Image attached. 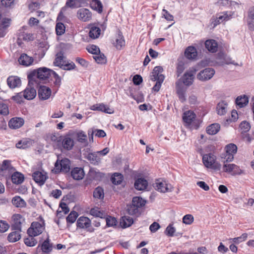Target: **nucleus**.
Returning <instances> with one entry per match:
<instances>
[{
	"instance_id": "obj_1",
	"label": "nucleus",
	"mask_w": 254,
	"mask_h": 254,
	"mask_svg": "<svg viewBox=\"0 0 254 254\" xmlns=\"http://www.w3.org/2000/svg\"><path fill=\"white\" fill-rule=\"evenodd\" d=\"M52 72L53 70L45 67L34 70L28 75L29 82L33 84L35 82L37 84L39 80H46L52 76Z\"/></svg>"
},
{
	"instance_id": "obj_2",
	"label": "nucleus",
	"mask_w": 254,
	"mask_h": 254,
	"mask_svg": "<svg viewBox=\"0 0 254 254\" xmlns=\"http://www.w3.org/2000/svg\"><path fill=\"white\" fill-rule=\"evenodd\" d=\"M226 160L224 162L222 167V172L231 176L241 175L245 174L244 170H242L239 166L233 164L229 163Z\"/></svg>"
},
{
	"instance_id": "obj_3",
	"label": "nucleus",
	"mask_w": 254,
	"mask_h": 254,
	"mask_svg": "<svg viewBox=\"0 0 254 254\" xmlns=\"http://www.w3.org/2000/svg\"><path fill=\"white\" fill-rule=\"evenodd\" d=\"M216 157L213 153L204 154L202 156V162L204 166L207 168L214 170H219L220 164L216 162Z\"/></svg>"
},
{
	"instance_id": "obj_4",
	"label": "nucleus",
	"mask_w": 254,
	"mask_h": 254,
	"mask_svg": "<svg viewBox=\"0 0 254 254\" xmlns=\"http://www.w3.org/2000/svg\"><path fill=\"white\" fill-rule=\"evenodd\" d=\"M55 172L67 173L70 169V161L68 159L64 158L59 161L57 160L55 164Z\"/></svg>"
},
{
	"instance_id": "obj_5",
	"label": "nucleus",
	"mask_w": 254,
	"mask_h": 254,
	"mask_svg": "<svg viewBox=\"0 0 254 254\" xmlns=\"http://www.w3.org/2000/svg\"><path fill=\"white\" fill-rule=\"evenodd\" d=\"M153 187L156 190L163 193L171 192L173 190V187L171 184L162 180H157L153 184Z\"/></svg>"
},
{
	"instance_id": "obj_6",
	"label": "nucleus",
	"mask_w": 254,
	"mask_h": 254,
	"mask_svg": "<svg viewBox=\"0 0 254 254\" xmlns=\"http://www.w3.org/2000/svg\"><path fill=\"white\" fill-rule=\"evenodd\" d=\"M45 229L43 224L38 222L32 223L30 227L27 230L29 236H37L41 234Z\"/></svg>"
},
{
	"instance_id": "obj_7",
	"label": "nucleus",
	"mask_w": 254,
	"mask_h": 254,
	"mask_svg": "<svg viewBox=\"0 0 254 254\" xmlns=\"http://www.w3.org/2000/svg\"><path fill=\"white\" fill-rule=\"evenodd\" d=\"M76 226L77 227L85 229L89 232L94 231V229L91 225V220L87 217H80L77 220Z\"/></svg>"
},
{
	"instance_id": "obj_8",
	"label": "nucleus",
	"mask_w": 254,
	"mask_h": 254,
	"mask_svg": "<svg viewBox=\"0 0 254 254\" xmlns=\"http://www.w3.org/2000/svg\"><path fill=\"white\" fill-rule=\"evenodd\" d=\"M11 229L12 230L22 231V224L24 222V218L19 214H14L12 216Z\"/></svg>"
},
{
	"instance_id": "obj_9",
	"label": "nucleus",
	"mask_w": 254,
	"mask_h": 254,
	"mask_svg": "<svg viewBox=\"0 0 254 254\" xmlns=\"http://www.w3.org/2000/svg\"><path fill=\"white\" fill-rule=\"evenodd\" d=\"M226 153L224 159L226 162H231L234 159V156L237 153V146L233 143L227 145L225 147Z\"/></svg>"
},
{
	"instance_id": "obj_10",
	"label": "nucleus",
	"mask_w": 254,
	"mask_h": 254,
	"mask_svg": "<svg viewBox=\"0 0 254 254\" xmlns=\"http://www.w3.org/2000/svg\"><path fill=\"white\" fill-rule=\"evenodd\" d=\"M234 14L232 11H226L217 14L216 19L212 22L213 26H216L223 21H226L230 19Z\"/></svg>"
},
{
	"instance_id": "obj_11",
	"label": "nucleus",
	"mask_w": 254,
	"mask_h": 254,
	"mask_svg": "<svg viewBox=\"0 0 254 254\" xmlns=\"http://www.w3.org/2000/svg\"><path fill=\"white\" fill-rule=\"evenodd\" d=\"M59 141L61 142V147L65 150H70L72 149L74 141L73 138L69 135L61 137Z\"/></svg>"
},
{
	"instance_id": "obj_12",
	"label": "nucleus",
	"mask_w": 254,
	"mask_h": 254,
	"mask_svg": "<svg viewBox=\"0 0 254 254\" xmlns=\"http://www.w3.org/2000/svg\"><path fill=\"white\" fill-rule=\"evenodd\" d=\"M76 16L80 20L87 22L91 19L92 13L88 9L82 8L77 10Z\"/></svg>"
},
{
	"instance_id": "obj_13",
	"label": "nucleus",
	"mask_w": 254,
	"mask_h": 254,
	"mask_svg": "<svg viewBox=\"0 0 254 254\" xmlns=\"http://www.w3.org/2000/svg\"><path fill=\"white\" fill-rule=\"evenodd\" d=\"M215 73V71L211 68H207L201 70L197 74V78L201 81L207 80L211 79Z\"/></svg>"
},
{
	"instance_id": "obj_14",
	"label": "nucleus",
	"mask_w": 254,
	"mask_h": 254,
	"mask_svg": "<svg viewBox=\"0 0 254 254\" xmlns=\"http://www.w3.org/2000/svg\"><path fill=\"white\" fill-rule=\"evenodd\" d=\"M32 177L35 182L40 186L43 185L48 178L47 173L44 171H36L33 173Z\"/></svg>"
},
{
	"instance_id": "obj_15",
	"label": "nucleus",
	"mask_w": 254,
	"mask_h": 254,
	"mask_svg": "<svg viewBox=\"0 0 254 254\" xmlns=\"http://www.w3.org/2000/svg\"><path fill=\"white\" fill-rule=\"evenodd\" d=\"M24 123L23 118L19 117H14L11 119L8 122V126L11 129H18L21 127Z\"/></svg>"
},
{
	"instance_id": "obj_16",
	"label": "nucleus",
	"mask_w": 254,
	"mask_h": 254,
	"mask_svg": "<svg viewBox=\"0 0 254 254\" xmlns=\"http://www.w3.org/2000/svg\"><path fill=\"white\" fill-rule=\"evenodd\" d=\"M90 109L93 111H99L105 113L111 114L114 113V110L103 103L96 104L90 107Z\"/></svg>"
},
{
	"instance_id": "obj_17",
	"label": "nucleus",
	"mask_w": 254,
	"mask_h": 254,
	"mask_svg": "<svg viewBox=\"0 0 254 254\" xmlns=\"http://www.w3.org/2000/svg\"><path fill=\"white\" fill-rule=\"evenodd\" d=\"M51 89L46 86H41L38 90V96L42 100L48 99L51 95Z\"/></svg>"
},
{
	"instance_id": "obj_18",
	"label": "nucleus",
	"mask_w": 254,
	"mask_h": 254,
	"mask_svg": "<svg viewBox=\"0 0 254 254\" xmlns=\"http://www.w3.org/2000/svg\"><path fill=\"white\" fill-rule=\"evenodd\" d=\"M10 24V19L3 18L0 23V37H3L8 32V28Z\"/></svg>"
},
{
	"instance_id": "obj_19",
	"label": "nucleus",
	"mask_w": 254,
	"mask_h": 254,
	"mask_svg": "<svg viewBox=\"0 0 254 254\" xmlns=\"http://www.w3.org/2000/svg\"><path fill=\"white\" fill-rule=\"evenodd\" d=\"M7 83L10 88L19 87L21 84L20 78L16 76H10L7 79Z\"/></svg>"
},
{
	"instance_id": "obj_20",
	"label": "nucleus",
	"mask_w": 254,
	"mask_h": 254,
	"mask_svg": "<svg viewBox=\"0 0 254 254\" xmlns=\"http://www.w3.org/2000/svg\"><path fill=\"white\" fill-rule=\"evenodd\" d=\"M163 70V69L162 66H155L151 73L150 79L153 81H155L156 80H158L159 78L162 76L163 80H164L165 77L162 74H161Z\"/></svg>"
},
{
	"instance_id": "obj_21",
	"label": "nucleus",
	"mask_w": 254,
	"mask_h": 254,
	"mask_svg": "<svg viewBox=\"0 0 254 254\" xmlns=\"http://www.w3.org/2000/svg\"><path fill=\"white\" fill-rule=\"evenodd\" d=\"M19 63L25 66H29L32 65L34 59L32 57L28 56L26 54L21 55L18 60Z\"/></svg>"
},
{
	"instance_id": "obj_22",
	"label": "nucleus",
	"mask_w": 254,
	"mask_h": 254,
	"mask_svg": "<svg viewBox=\"0 0 254 254\" xmlns=\"http://www.w3.org/2000/svg\"><path fill=\"white\" fill-rule=\"evenodd\" d=\"M185 56L189 60H194L197 56V52L193 46H189L185 51Z\"/></svg>"
},
{
	"instance_id": "obj_23",
	"label": "nucleus",
	"mask_w": 254,
	"mask_h": 254,
	"mask_svg": "<svg viewBox=\"0 0 254 254\" xmlns=\"http://www.w3.org/2000/svg\"><path fill=\"white\" fill-rule=\"evenodd\" d=\"M176 91L177 95L179 99L184 102L186 100V88L182 85V84L179 82L176 83Z\"/></svg>"
},
{
	"instance_id": "obj_24",
	"label": "nucleus",
	"mask_w": 254,
	"mask_h": 254,
	"mask_svg": "<svg viewBox=\"0 0 254 254\" xmlns=\"http://www.w3.org/2000/svg\"><path fill=\"white\" fill-rule=\"evenodd\" d=\"M23 97L27 100H32L36 97V91L34 87L28 86L23 92Z\"/></svg>"
},
{
	"instance_id": "obj_25",
	"label": "nucleus",
	"mask_w": 254,
	"mask_h": 254,
	"mask_svg": "<svg viewBox=\"0 0 254 254\" xmlns=\"http://www.w3.org/2000/svg\"><path fill=\"white\" fill-rule=\"evenodd\" d=\"M194 73L192 71L186 72L182 77L183 83L186 86H190L193 83Z\"/></svg>"
},
{
	"instance_id": "obj_26",
	"label": "nucleus",
	"mask_w": 254,
	"mask_h": 254,
	"mask_svg": "<svg viewBox=\"0 0 254 254\" xmlns=\"http://www.w3.org/2000/svg\"><path fill=\"white\" fill-rule=\"evenodd\" d=\"M33 143V140L30 138H23L16 144V147L17 148L25 149L32 146Z\"/></svg>"
},
{
	"instance_id": "obj_27",
	"label": "nucleus",
	"mask_w": 254,
	"mask_h": 254,
	"mask_svg": "<svg viewBox=\"0 0 254 254\" xmlns=\"http://www.w3.org/2000/svg\"><path fill=\"white\" fill-rule=\"evenodd\" d=\"M84 172L81 168H74L71 172V175L73 179L76 180H80L84 176Z\"/></svg>"
},
{
	"instance_id": "obj_28",
	"label": "nucleus",
	"mask_w": 254,
	"mask_h": 254,
	"mask_svg": "<svg viewBox=\"0 0 254 254\" xmlns=\"http://www.w3.org/2000/svg\"><path fill=\"white\" fill-rule=\"evenodd\" d=\"M205 48L211 53H215L218 49V44L213 39L207 40L205 42Z\"/></svg>"
},
{
	"instance_id": "obj_29",
	"label": "nucleus",
	"mask_w": 254,
	"mask_h": 254,
	"mask_svg": "<svg viewBox=\"0 0 254 254\" xmlns=\"http://www.w3.org/2000/svg\"><path fill=\"white\" fill-rule=\"evenodd\" d=\"M195 117L196 115L193 112L188 111L184 113L183 119L186 124L190 125L195 119Z\"/></svg>"
},
{
	"instance_id": "obj_30",
	"label": "nucleus",
	"mask_w": 254,
	"mask_h": 254,
	"mask_svg": "<svg viewBox=\"0 0 254 254\" xmlns=\"http://www.w3.org/2000/svg\"><path fill=\"white\" fill-rule=\"evenodd\" d=\"M87 159L93 165H98L101 161V158L97 152L88 153Z\"/></svg>"
},
{
	"instance_id": "obj_31",
	"label": "nucleus",
	"mask_w": 254,
	"mask_h": 254,
	"mask_svg": "<svg viewBox=\"0 0 254 254\" xmlns=\"http://www.w3.org/2000/svg\"><path fill=\"white\" fill-rule=\"evenodd\" d=\"M40 247L41 250L42 252L44 253H50L53 248V246L52 244L50 243V240L49 238H48L46 240H45L41 246H39L38 248Z\"/></svg>"
},
{
	"instance_id": "obj_32",
	"label": "nucleus",
	"mask_w": 254,
	"mask_h": 254,
	"mask_svg": "<svg viewBox=\"0 0 254 254\" xmlns=\"http://www.w3.org/2000/svg\"><path fill=\"white\" fill-rule=\"evenodd\" d=\"M148 186L147 181L144 178H139L137 179L134 183V187L136 190H144Z\"/></svg>"
},
{
	"instance_id": "obj_33",
	"label": "nucleus",
	"mask_w": 254,
	"mask_h": 254,
	"mask_svg": "<svg viewBox=\"0 0 254 254\" xmlns=\"http://www.w3.org/2000/svg\"><path fill=\"white\" fill-rule=\"evenodd\" d=\"M133 223V219L128 216H124L120 219V224L121 227L126 228L130 226Z\"/></svg>"
},
{
	"instance_id": "obj_34",
	"label": "nucleus",
	"mask_w": 254,
	"mask_h": 254,
	"mask_svg": "<svg viewBox=\"0 0 254 254\" xmlns=\"http://www.w3.org/2000/svg\"><path fill=\"white\" fill-rule=\"evenodd\" d=\"M249 103V98L245 95L238 96L236 99V103L240 108L246 106Z\"/></svg>"
},
{
	"instance_id": "obj_35",
	"label": "nucleus",
	"mask_w": 254,
	"mask_h": 254,
	"mask_svg": "<svg viewBox=\"0 0 254 254\" xmlns=\"http://www.w3.org/2000/svg\"><path fill=\"white\" fill-rule=\"evenodd\" d=\"M21 231L14 230L10 233L7 236V240L10 243H14L18 241L21 238L20 233Z\"/></svg>"
},
{
	"instance_id": "obj_36",
	"label": "nucleus",
	"mask_w": 254,
	"mask_h": 254,
	"mask_svg": "<svg viewBox=\"0 0 254 254\" xmlns=\"http://www.w3.org/2000/svg\"><path fill=\"white\" fill-rule=\"evenodd\" d=\"M65 57L64 55L63 52L61 51L56 55V59L54 62V64L55 66L61 67L63 63H65Z\"/></svg>"
},
{
	"instance_id": "obj_37",
	"label": "nucleus",
	"mask_w": 254,
	"mask_h": 254,
	"mask_svg": "<svg viewBox=\"0 0 254 254\" xmlns=\"http://www.w3.org/2000/svg\"><path fill=\"white\" fill-rule=\"evenodd\" d=\"M24 179V176L17 172L14 173L11 176L12 182L15 184H21L23 182Z\"/></svg>"
},
{
	"instance_id": "obj_38",
	"label": "nucleus",
	"mask_w": 254,
	"mask_h": 254,
	"mask_svg": "<svg viewBox=\"0 0 254 254\" xmlns=\"http://www.w3.org/2000/svg\"><path fill=\"white\" fill-rule=\"evenodd\" d=\"M114 45L118 50H121L125 46V41L122 34L119 33L117 36Z\"/></svg>"
},
{
	"instance_id": "obj_39",
	"label": "nucleus",
	"mask_w": 254,
	"mask_h": 254,
	"mask_svg": "<svg viewBox=\"0 0 254 254\" xmlns=\"http://www.w3.org/2000/svg\"><path fill=\"white\" fill-rule=\"evenodd\" d=\"M12 204L17 207H24L26 206V202L19 196H15L12 199Z\"/></svg>"
},
{
	"instance_id": "obj_40",
	"label": "nucleus",
	"mask_w": 254,
	"mask_h": 254,
	"mask_svg": "<svg viewBox=\"0 0 254 254\" xmlns=\"http://www.w3.org/2000/svg\"><path fill=\"white\" fill-rule=\"evenodd\" d=\"M100 33L101 29H100V28L96 26H92L90 28L89 33V35L90 38L95 39L99 37V36L100 35Z\"/></svg>"
},
{
	"instance_id": "obj_41",
	"label": "nucleus",
	"mask_w": 254,
	"mask_h": 254,
	"mask_svg": "<svg viewBox=\"0 0 254 254\" xmlns=\"http://www.w3.org/2000/svg\"><path fill=\"white\" fill-rule=\"evenodd\" d=\"M90 6L93 9L99 13H101L103 11L102 4L99 0H92L90 3Z\"/></svg>"
},
{
	"instance_id": "obj_42",
	"label": "nucleus",
	"mask_w": 254,
	"mask_h": 254,
	"mask_svg": "<svg viewBox=\"0 0 254 254\" xmlns=\"http://www.w3.org/2000/svg\"><path fill=\"white\" fill-rule=\"evenodd\" d=\"M220 126L218 124H213L209 126L206 128V132L210 135L216 134L220 129Z\"/></svg>"
},
{
	"instance_id": "obj_43",
	"label": "nucleus",
	"mask_w": 254,
	"mask_h": 254,
	"mask_svg": "<svg viewBox=\"0 0 254 254\" xmlns=\"http://www.w3.org/2000/svg\"><path fill=\"white\" fill-rule=\"evenodd\" d=\"M218 57H219V59L220 60L222 59L223 60L222 61L218 62V64L220 65H222L224 64H234V65H238L237 64H236L235 63V62L232 61L231 60V59L229 57H227L226 56L223 55H219L218 56Z\"/></svg>"
},
{
	"instance_id": "obj_44",
	"label": "nucleus",
	"mask_w": 254,
	"mask_h": 254,
	"mask_svg": "<svg viewBox=\"0 0 254 254\" xmlns=\"http://www.w3.org/2000/svg\"><path fill=\"white\" fill-rule=\"evenodd\" d=\"M227 104L224 101L219 103L217 106V113L219 115H223L227 112Z\"/></svg>"
},
{
	"instance_id": "obj_45",
	"label": "nucleus",
	"mask_w": 254,
	"mask_h": 254,
	"mask_svg": "<svg viewBox=\"0 0 254 254\" xmlns=\"http://www.w3.org/2000/svg\"><path fill=\"white\" fill-rule=\"evenodd\" d=\"M248 235L246 233H243L241 236L238 237L230 238L229 240L230 242H233L236 244H239L245 241L247 238Z\"/></svg>"
},
{
	"instance_id": "obj_46",
	"label": "nucleus",
	"mask_w": 254,
	"mask_h": 254,
	"mask_svg": "<svg viewBox=\"0 0 254 254\" xmlns=\"http://www.w3.org/2000/svg\"><path fill=\"white\" fill-rule=\"evenodd\" d=\"M93 58L95 62L99 64H104L106 63V57L105 55L100 52L93 56Z\"/></svg>"
},
{
	"instance_id": "obj_47",
	"label": "nucleus",
	"mask_w": 254,
	"mask_h": 254,
	"mask_svg": "<svg viewBox=\"0 0 254 254\" xmlns=\"http://www.w3.org/2000/svg\"><path fill=\"white\" fill-rule=\"evenodd\" d=\"M90 214L95 217L103 218L105 216V213L100 210L98 207L93 208L90 210Z\"/></svg>"
},
{
	"instance_id": "obj_48",
	"label": "nucleus",
	"mask_w": 254,
	"mask_h": 254,
	"mask_svg": "<svg viewBox=\"0 0 254 254\" xmlns=\"http://www.w3.org/2000/svg\"><path fill=\"white\" fill-rule=\"evenodd\" d=\"M145 200L141 197L136 196L132 198V204L138 208L144 206L145 204Z\"/></svg>"
},
{
	"instance_id": "obj_49",
	"label": "nucleus",
	"mask_w": 254,
	"mask_h": 254,
	"mask_svg": "<svg viewBox=\"0 0 254 254\" xmlns=\"http://www.w3.org/2000/svg\"><path fill=\"white\" fill-rule=\"evenodd\" d=\"M217 4L222 6H233L235 5H238V3L234 1H230L229 0H219Z\"/></svg>"
},
{
	"instance_id": "obj_50",
	"label": "nucleus",
	"mask_w": 254,
	"mask_h": 254,
	"mask_svg": "<svg viewBox=\"0 0 254 254\" xmlns=\"http://www.w3.org/2000/svg\"><path fill=\"white\" fill-rule=\"evenodd\" d=\"M93 196L95 198L103 199L104 197L103 189L100 187L96 188L93 191Z\"/></svg>"
},
{
	"instance_id": "obj_51",
	"label": "nucleus",
	"mask_w": 254,
	"mask_h": 254,
	"mask_svg": "<svg viewBox=\"0 0 254 254\" xmlns=\"http://www.w3.org/2000/svg\"><path fill=\"white\" fill-rule=\"evenodd\" d=\"M123 180V176L121 174L115 173L112 177V181L113 184L115 185L120 184Z\"/></svg>"
},
{
	"instance_id": "obj_52",
	"label": "nucleus",
	"mask_w": 254,
	"mask_h": 254,
	"mask_svg": "<svg viewBox=\"0 0 254 254\" xmlns=\"http://www.w3.org/2000/svg\"><path fill=\"white\" fill-rule=\"evenodd\" d=\"M35 236H29V237L24 239L25 244L29 247H33L36 245L37 242V240L34 238Z\"/></svg>"
},
{
	"instance_id": "obj_53",
	"label": "nucleus",
	"mask_w": 254,
	"mask_h": 254,
	"mask_svg": "<svg viewBox=\"0 0 254 254\" xmlns=\"http://www.w3.org/2000/svg\"><path fill=\"white\" fill-rule=\"evenodd\" d=\"M78 216V214L77 212L74 211H71L66 217V221L68 223H73Z\"/></svg>"
},
{
	"instance_id": "obj_54",
	"label": "nucleus",
	"mask_w": 254,
	"mask_h": 254,
	"mask_svg": "<svg viewBox=\"0 0 254 254\" xmlns=\"http://www.w3.org/2000/svg\"><path fill=\"white\" fill-rule=\"evenodd\" d=\"M65 27L64 24L61 22H58L56 24V32L58 35H62L65 32Z\"/></svg>"
},
{
	"instance_id": "obj_55",
	"label": "nucleus",
	"mask_w": 254,
	"mask_h": 254,
	"mask_svg": "<svg viewBox=\"0 0 254 254\" xmlns=\"http://www.w3.org/2000/svg\"><path fill=\"white\" fill-rule=\"evenodd\" d=\"M176 231V229L173 224H170L166 228L165 234L168 237H173Z\"/></svg>"
},
{
	"instance_id": "obj_56",
	"label": "nucleus",
	"mask_w": 254,
	"mask_h": 254,
	"mask_svg": "<svg viewBox=\"0 0 254 254\" xmlns=\"http://www.w3.org/2000/svg\"><path fill=\"white\" fill-rule=\"evenodd\" d=\"M77 139L79 142L86 143L87 142V136L83 131L77 133Z\"/></svg>"
},
{
	"instance_id": "obj_57",
	"label": "nucleus",
	"mask_w": 254,
	"mask_h": 254,
	"mask_svg": "<svg viewBox=\"0 0 254 254\" xmlns=\"http://www.w3.org/2000/svg\"><path fill=\"white\" fill-rule=\"evenodd\" d=\"M106 225L108 227H114L116 226L117 225V220L116 219L112 216H107L106 218Z\"/></svg>"
},
{
	"instance_id": "obj_58",
	"label": "nucleus",
	"mask_w": 254,
	"mask_h": 254,
	"mask_svg": "<svg viewBox=\"0 0 254 254\" xmlns=\"http://www.w3.org/2000/svg\"><path fill=\"white\" fill-rule=\"evenodd\" d=\"M240 128L242 133H245L249 131L251 128V126L249 123L246 121H243L240 125Z\"/></svg>"
},
{
	"instance_id": "obj_59",
	"label": "nucleus",
	"mask_w": 254,
	"mask_h": 254,
	"mask_svg": "<svg viewBox=\"0 0 254 254\" xmlns=\"http://www.w3.org/2000/svg\"><path fill=\"white\" fill-rule=\"evenodd\" d=\"M9 225L4 220H0V233H4L9 228Z\"/></svg>"
},
{
	"instance_id": "obj_60",
	"label": "nucleus",
	"mask_w": 254,
	"mask_h": 254,
	"mask_svg": "<svg viewBox=\"0 0 254 254\" xmlns=\"http://www.w3.org/2000/svg\"><path fill=\"white\" fill-rule=\"evenodd\" d=\"M194 220L193 216L191 214H187L183 218V222L186 225L191 224Z\"/></svg>"
},
{
	"instance_id": "obj_61",
	"label": "nucleus",
	"mask_w": 254,
	"mask_h": 254,
	"mask_svg": "<svg viewBox=\"0 0 254 254\" xmlns=\"http://www.w3.org/2000/svg\"><path fill=\"white\" fill-rule=\"evenodd\" d=\"M87 50L89 53L92 54L93 56H95V54H97L100 52L99 48L97 46L94 45H92L88 46L87 48Z\"/></svg>"
},
{
	"instance_id": "obj_62",
	"label": "nucleus",
	"mask_w": 254,
	"mask_h": 254,
	"mask_svg": "<svg viewBox=\"0 0 254 254\" xmlns=\"http://www.w3.org/2000/svg\"><path fill=\"white\" fill-rule=\"evenodd\" d=\"M9 114V110L6 104L0 103V114L3 116H6Z\"/></svg>"
},
{
	"instance_id": "obj_63",
	"label": "nucleus",
	"mask_w": 254,
	"mask_h": 254,
	"mask_svg": "<svg viewBox=\"0 0 254 254\" xmlns=\"http://www.w3.org/2000/svg\"><path fill=\"white\" fill-rule=\"evenodd\" d=\"M75 67V65L73 62L66 63V61H65V63H63V64L60 67L64 70H69L74 69Z\"/></svg>"
},
{
	"instance_id": "obj_64",
	"label": "nucleus",
	"mask_w": 254,
	"mask_h": 254,
	"mask_svg": "<svg viewBox=\"0 0 254 254\" xmlns=\"http://www.w3.org/2000/svg\"><path fill=\"white\" fill-rule=\"evenodd\" d=\"M52 76H53V77L55 79L54 81V84L57 86L58 87H59L61 84V78L60 76L54 70H53V72L52 74Z\"/></svg>"
}]
</instances>
